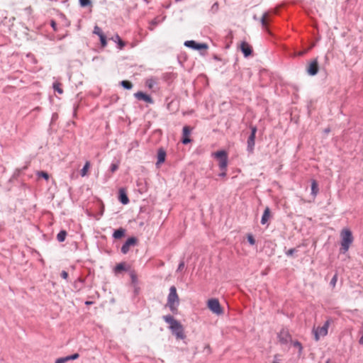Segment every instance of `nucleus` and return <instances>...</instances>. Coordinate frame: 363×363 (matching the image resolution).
Instances as JSON below:
<instances>
[{
    "mask_svg": "<svg viewBox=\"0 0 363 363\" xmlns=\"http://www.w3.org/2000/svg\"><path fill=\"white\" fill-rule=\"evenodd\" d=\"M163 319L169 324V329L177 339H184L186 335L182 325L172 315H164Z\"/></svg>",
    "mask_w": 363,
    "mask_h": 363,
    "instance_id": "obj_1",
    "label": "nucleus"
},
{
    "mask_svg": "<svg viewBox=\"0 0 363 363\" xmlns=\"http://www.w3.org/2000/svg\"><path fill=\"white\" fill-rule=\"evenodd\" d=\"M179 303V298L177 289L174 286H172L169 289V294L167 297V306L172 312L177 313Z\"/></svg>",
    "mask_w": 363,
    "mask_h": 363,
    "instance_id": "obj_2",
    "label": "nucleus"
},
{
    "mask_svg": "<svg viewBox=\"0 0 363 363\" xmlns=\"http://www.w3.org/2000/svg\"><path fill=\"white\" fill-rule=\"evenodd\" d=\"M341 236V250L343 253L348 251L350 245L353 242L352 232L349 229H343L340 233Z\"/></svg>",
    "mask_w": 363,
    "mask_h": 363,
    "instance_id": "obj_3",
    "label": "nucleus"
},
{
    "mask_svg": "<svg viewBox=\"0 0 363 363\" xmlns=\"http://www.w3.org/2000/svg\"><path fill=\"white\" fill-rule=\"evenodd\" d=\"M331 323V319H328L324 325L321 327L318 326L317 328H313V333L314 334V338L315 341H318L320 337H325L327 335L328 332V328Z\"/></svg>",
    "mask_w": 363,
    "mask_h": 363,
    "instance_id": "obj_4",
    "label": "nucleus"
},
{
    "mask_svg": "<svg viewBox=\"0 0 363 363\" xmlns=\"http://www.w3.org/2000/svg\"><path fill=\"white\" fill-rule=\"evenodd\" d=\"M213 156L215 157L219 161V167L221 170H226L228 166V153L225 150H219L213 153Z\"/></svg>",
    "mask_w": 363,
    "mask_h": 363,
    "instance_id": "obj_5",
    "label": "nucleus"
},
{
    "mask_svg": "<svg viewBox=\"0 0 363 363\" xmlns=\"http://www.w3.org/2000/svg\"><path fill=\"white\" fill-rule=\"evenodd\" d=\"M208 308L214 314L220 315L223 313V309L221 307L218 299L211 298L207 301Z\"/></svg>",
    "mask_w": 363,
    "mask_h": 363,
    "instance_id": "obj_6",
    "label": "nucleus"
},
{
    "mask_svg": "<svg viewBox=\"0 0 363 363\" xmlns=\"http://www.w3.org/2000/svg\"><path fill=\"white\" fill-rule=\"evenodd\" d=\"M279 342L281 345H286L292 342V337L289 332L286 329H281L277 335Z\"/></svg>",
    "mask_w": 363,
    "mask_h": 363,
    "instance_id": "obj_7",
    "label": "nucleus"
},
{
    "mask_svg": "<svg viewBox=\"0 0 363 363\" xmlns=\"http://www.w3.org/2000/svg\"><path fill=\"white\" fill-rule=\"evenodd\" d=\"M251 134L247 139V150L252 153L254 150L255 144V135L257 133V128L255 126H251Z\"/></svg>",
    "mask_w": 363,
    "mask_h": 363,
    "instance_id": "obj_8",
    "label": "nucleus"
},
{
    "mask_svg": "<svg viewBox=\"0 0 363 363\" xmlns=\"http://www.w3.org/2000/svg\"><path fill=\"white\" fill-rule=\"evenodd\" d=\"M184 45L194 50H206L208 48V46L206 43H198L194 40H187L184 43Z\"/></svg>",
    "mask_w": 363,
    "mask_h": 363,
    "instance_id": "obj_9",
    "label": "nucleus"
},
{
    "mask_svg": "<svg viewBox=\"0 0 363 363\" xmlns=\"http://www.w3.org/2000/svg\"><path fill=\"white\" fill-rule=\"evenodd\" d=\"M318 62L317 58H315L310 62L307 68V72L309 75L314 76L318 74Z\"/></svg>",
    "mask_w": 363,
    "mask_h": 363,
    "instance_id": "obj_10",
    "label": "nucleus"
},
{
    "mask_svg": "<svg viewBox=\"0 0 363 363\" xmlns=\"http://www.w3.org/2000/svg\"><path fill=\"white\" fill-rule=\"evenodd\" d=\"M138 240L135 238H129L121 247V252L123 254H127L130 250V247L136 245Z\"/></svg>",
    "mask_w": 363,
    "mask_h": 363,
    "instance_id": "obj_11",
    "label": "nucleus"
},
{
    "mask_svg": "<svg viewBox=\"0 0 363 363\" xmlns=\"http://www.w3.org/2000/svg\"><path fill=\"white\" fill-rule=\"evenodd\" d=\"M134 96L138 100H143L149 104L153 103L152 99L149 95H147L142 91H138V92L135 93L134 94Z\"/></svg>",
    "mask_w": 363,
    "mask_h": 363,
    "instance_id": "obj_12",
    "label": "nucleus"
},
{
    "mask_svg": "<svg viewBox=\"0 0 363 363\" xmlns=\"http://www.w3.org/2000/svg\"><path fill=\"white\" fill-rule=\"evenodd\" d=\"M240 49L243 52L245 57L250 56L252 52V47L250 44L246 42H242L240 45Z\"/></svg>",
    "mask_w": 363,
    "mask_h": 363,
    "instance_id": "obj_13",
    "label": "nucleus"
},
{
    "mask_svg": "<svg viewBox=\"0 0 363 363\" xmlns=\"http://www.w3.org/2000/svg\"><path fill=\"white\" fill-rule=\"evenodd\" d=\"M272 218V213L270 208L267 206L264 211L263 215L261 218V223L262 225L266 224Z\"/></svg>",
    "mask_w": 363,
    "mask_h": 363,
    "instance_id": "obj_14",
    "label": "nucleus"
},
{
    "mask_svg": "<svg viewBox=\"0 0 363 363\" xmlns=\"http://www.w3.org/2000/svg\"><path fill=\"white\" fill-rule=\"evenodd\" d=\"M190 133H191V128L189 126H184L183 128V132H182V135H183L182 143L184 144H187L191 142V140L189 138Z\"/></svg>",
    "mask_w": 363,
    "mask_h": 363,
    "instance_id": "obj_15",
    "label": "nucleus"
},
{
    "mask_svg": "<svg viewBox=\"0 0 363 363\" xmlns=\"http://www.w3.org/2000/svg\"><path fill=\"white\" fill-rule=\"evenodd\" d=\"M269 13L268 12H266L263 14L262 18H261V23L263 29L268 31V21H269Z\"/></svg>",
    "mask_w": 363,
    "mask_h": 363,
    "instance_id": "obj_16",
    "label": "nucleus"
},
{
    "mask_svg": "<svg viewBox=\"0 0 363 363\" xmlns=\"http://www.w3.org/2000/svg\"><path fill=\"white\" fill-rule=\"evenodd\" d=\"M112 40L118 44V47L120 50L123 49L125 45V43L122 40L118 35H116L113 38H112Z\"/></svg>",
    "mask_w": 363,
    "mask_h": 363,
    "instance_id": "obj_17",
    "label": "nucleus"
},
{
    "mask_svg": "<svg viewBox=\"0 0 363 363\" xmlns=\"http://www.w3.org/2000/svg\"><path fill=\"white\" fill-rule=\"evenodd\" d=\"M119 200L123 204H127L129 202L128 197L123 189L119 191Z\"/></svg>",
    "mask_w": 363,
    "mask_h": 363,
    "instance_id": "obj_18",
    "label": "nucleus"
},
{
    "mask_svg": "<svg viewBox=\"0 0 363 363\" xmlns=\"http://www.w3.org/2000/svg\"><path fill=\"white\" fill-rule=\"evenodd\" d=\"M166 157V152L163 149H160L157 152V164H160L164 162Z\"/></svg>",
    "mask_w": 363,
    "mask_h": 363,
    "instance_id": "obj_19",
    "label": "nucleus"
},
{
    "mask_svg": "<svg viewBox=\"0 0 363 363\" xmlns=\"http://www.w3.org/2000/svg\"><path fill=\"white\" fill-rule=\"evenodd\" d=\"M91 167V163L89 161H86L84 167L80 171V174L82 177L87 176L89 168Z\"/></svg>",
    "mask_w": 363,
    "mask_h": 363,
    "instance_id": "obj_20",
    "label": "nucleus"
},
{
    "mask_svg": "<svg viewBox=\"0 0 363 363\" xmlns=\"http://www.w3.org/2000/svg\"><path fill=\"white\" fill-rule=\"evenodd\" d=\"M319 189L318 183L315 180L313 179L311 181V193L313 195V196H315L318 193Z\"/></svg>",
    "mask_w": 363,
    "mask_h": 363,
    "instance_id": "obj_21",
    "label": "nucleus"
},
{
    "mask_svg": "<svg viewBox=\"0 0 363 363\" xmlns=\"http://www.w3.org/2000/svg\"><path fill=\"white\" fill-rule=\"evenodd\" d=\"M125 235V230L122 228L116 230L113 234V237L115 238V239H120L122 237H123Z\"/></svg>",
    "mask_w": 363,
    "mask_h": 363,
    "instance_id": "obj_22",
    "label": "nucleus"
},
{
    "mask_svg": "<svg viewBox=\"0 0 363 363\" xmlns=\"http://www.w3.org/2000/svg\"><path fill=\"white\" fill-rule=\"evenodd\" d=\"M67 236V232L65 230H61L57 235V239L59 242L65 241Z\"/></svg>",
    "mask_w": 363,
    "mask_h": 363,
    "instance_id": "obj_23",
    "label": "nucleus"
},
{
    "mask_svg": "<svg viewBox=\"0 0 363 363\" xmlns=\"http://www.w3.org/2000/svg\"><path fill=\"white\" fill-rule=\"evenodd\" d=\"M62 84L60 82H55L53 84L54 89L57 91L60 94L63 93V89L61 87Z\"/></svg>",
    "mask_w": 363,
    "mask_h": 363,
    "instance_id": "obj_24",
    "label": "nucleus"
},
{
    "mask_svg": "<svg viewBox=\"0 0 363 363\" xmlns=\"http://www.w3.org/2000/svg\"><path fill=\"white\" fill-rule=\"evenodd\" d=\"M291 343L293 345L294 347L298 349V352L300 354L302 352L303 347L300 342H298L297 340H295V341L292 340V342H291Z\"/></svg>",
    "mask_w": 363,
    "mask_h": 363,
    "instance_id": "obj_25",
    "label": "nucleus"
},
{
    "mask_svg": "<svg viewBox=\"0 0 363 363\" xmlns=\"http://www.w3.org/2000/svg\"><path fill=\"white\" fill-rule=\"evenodd\" d=\"M121 85L126 89H130L133 87L132 83L128 80L122 81Z\"/></svg>",
    "mask_w": 363,
    "mask_h": 363,
    "instance_id": "obj_26",
    "label": "nucleus"
},
{
    "mask_svg": "<svg viewBox=\"0 0 363 363\" xmlns=\"http://www.w3.org/2000/svg\"><path fill=\"white\" fill-rule=\"evenodd\" d=\"M94 33L97 35H99V38L101 36L104 35V34L103 33L101 29L99 26H96L94 27Z\"/></svg>",
    "mask_w": 363,
    "mask_h": 363,
    "instance_id": "obj_27",
    "label": "nucleus"
},
{
    "mask_svg": "<svg viewBox=\"0 0 363 363\" xmlns=\"http://www.w3.org/2000/svg\"><path fill=\"white\" fill-rule=\"evenodd\" d=\"M125 269V265L123 263L117 264L115 267V272L118 273Z\"/></svg>",
    "mask_w": 363,
    "mask_h": 363,
    "instance_id": "obj_28",
    "label": "nucleus"
},
{
    "mask_svg": "<svg viewBox=\"0 0 363 363\" xmlns=\"http://www.w3.org/2000/svg\"><path fill=\"white\" fill-rule=\"evenodd\" d=\"M37 175H38V177H43V178H44V179H46V180H48V179H49V174H48L47 172H43V171L38 172L37 173Z\"/></svg>",
    "mask_w": 363,
    "mask_h": 363,
    "instance_id": "obj_29",
    "label": "nucleus"
},
{
    "mask_svg": "<svg viewBox=\"0 0 363 363\" xmlns=\"http://www.w3.org/2000/svg\"><path fill=\"white\" fill-rule=\"evenodd\" d=\"M337 281V274H335L333 277L332 278L330 284L332 286L333 288H335L336 283Z\"/></svg>",
    "mask_w": 363,
    "mask_h": 363,
    "instance_id": "obj_30",
    "label": "nucleus"
},
{
    "mask_svg": "<svg viewBox=\"0 0 363 363\" xmlns=\"http://www.w3.org/2000/svg\"><path fill=\"white\" fill-rule=\"evenodd\" d=\"M68 358H67V357H60V358H58L55 360V363H66L67 362H68Z\"/></svg>",
    "mask_w": 363,
    "mask_h": 363,
    "instance_id": "obj_31",
    "label": "nucleus"
},
{
    "mask_svg": "<svg viewBox=\"0 0 363 363\" xmlns=\"http://www.w3.org/2000/svg\"><path fill=\"white\" fill-rule=\"evenodd\" d=\"M80 5L83 7L87 6L91 4L90 0H79Z\"/></svg>",
    "mask_w": 363,
    "mask_h": 363,
    "instance_id": "obj_32",
    "label": "nucleus"
},
{
    "mask_svg": "<svg viewBox=\"0 0 363 363\" xmlns=\"http://www.w3.org/2000/svg\"><path fill=\"white\" fill-rule=\"evenodd\" d=\"M247 240L250 245H254L255 244V240L253 236L250 234L247 235Z\"/></svg>",
    "mask_w": 363,
    "mask_h": 363,
    "instance_id": "obj_33",
    "label": "nucleus"
},
{
    "mask_svg": "<svg viewBox=\"0 0 363 363\" xmlns=\"http://www.w3.org/2000/svg\"><path fill=\"white\" fill-rule=\"evenodd\" d=\"M118 169V164H112L110 167V171L113 173Z\"/></svg>",
    "mask_w": 363,
    "mask_h": 363,
    "instance_id": "obj_34",
    "label": "nucleus"
},
{
    "mask_svg": "<svg viewBox=\"0 0 363 363\" xmlns=\"http://www.w3.org/2000/svg\"><path fill=\"white\" fill-rule=\"evenodd\" d=\"M78 357H79V354L78 353H75L74 354L67 356V358H68L69 361L77 359Z\"/></svg>",
    "mask_w": 363,
    "mask_h": 363,
    "instance_id": "obj_35",
    "label": "nucleus"
},
{
    "mask_svg": "<svg viewBox=\"0 0 363 363\" xmlns=\"http://www.w3.org/2000/svg\"><path fill=\"white\" fill-rule=\"evenodd\" d=\"M100 40H101V45L103 47H105L106 45V36L105 35H103V36H101L100 38Z\"/></svg>",
    "mask_w": 363,
    "mask_h": 363,
    "instance_id": "obj_36",
    "label": "nucleus"
},
{
    "mask_svg": "<svg viewBox=\"0 0 363 363\" xmlns=\"http://www.w3.org/2000/svg\"><path fill=\"white\" fill-rule=\"evenodd\" d=\"M295 252H296V250L295 248H291V249H289V250L286 252V255L287 256H292Z\"/></svg>",
    "mask_w": 363,
    "mask_h": 363,
    "instance_id": "obj_37",
    "label": "nucleus"
},
{
    "mask_svg": "<svg viewBox=\"0 0 363 363\" xmlns=\"http://www.w3.org/2000/svg\"><path fill=\"white\" fill-rule=\"evenodd\" d=\"M147 86L151 89L153 86V81L152 79H149L146 82Z\"/></svg>",
    "mask_w": 363,
    "mask_h": 363,
    "instance_id": "obj_38",
    "label": "nucleus"
},
{
    "mask_svg": "<svg viewBox=\"0 0 363 363\" xmlns=\"http://www.w3.org/2000/svg\"><path fill=\"white\" fill-rule=\"evenodd\" d=\"M61 277L65 279H67V277H68V273L66 272V271H62L61 272Z\"/></svg>",
    "mask_w": 363,
    "mask_h": 363,
    "instance_id": "obj_39",
    "label": "nucleus"
},
{
    "mask_svg": "<svg viewBox=\"0 0 363 363\" xmlns=\"http://www.w3.org/2000/svg\"><path fill=\"white\" fill-rule=\"evenodd\" d=\"M51 26L52 27L54 30H57V23L54 21H51Z\"/></svg>",
    "mask_w": 363,
    "mask_h": 363,
    "instance_id": "obj_40",
    "label": "nucleus"
},
{
    "mask_svg": "<svg viewBox=\"0 0 363 363\" xmlns=\"http://www.w3.org/2000/svg\"><path fill=\"white\" fill-rule=\"evenodd\" d=\"M223 172L220 174V176L225 177L226 175V170H222Z\"/></svg>",
    "mask_w": 363,
    "mask_h": 363,
    "instance_id": "obj_41",
    "label": "nucleus"
},
{
    "mask_svg": "<svg viewBox=\"0 0 363 363\" xmlns=\"http://www.w3.org/2000/svg\"><path fill=\"white\" fill-rule=\"evenodd\" d=\"M92 303H93V302L92 301H87L85 302L86 305H91Z\"/></svg>",
    "mask_w": 363,
    "mask_h": 363,
    "instance_id": "obj_42",
    "label": "nucleus"
},
{
    "mask_svg": "<svg viewBox=\"0 0 363 363\" xmlns=\"http://www.w3.org/2000/svg\"><path fill=\"white\" fill-rule=\"evenodd\" d=\"M184 262H182L179 266V269H181L184 267Z\"/></svg>",
    "mask_w": 363,
    "mask_h": 363,
    "instance_id": "obj_43",
    "label": "nucleus"
},
{
    "mask_svg": "<svg viewBox=\"0 0 363 363\" xmlns=\"http://www.w3.org/2000/svg\"><path fill=\"white\" fill-rule=\"evenodd\" d=\"M304 53H305V52H304V51H303V52H299L298 53V55L301 56V55H303Z\"/></svg>",
    "mask_w": 363,
    "mask_h": 363,
    "instance_id": "obj_44",
    "label": "nucleus"
},
{
    "mask_svg": "<svg viewBox=\"0 0 363 363\" xmlns=\"http://www.w3.org/2000/svg\"><path fill=\"white\" fill-rule=\"evenodd\" d=\"M325 363H330V359H328Z\"/></svg>",
    "mask_w": 363,
    "mask_h": 363,
    "instance_id": "obj_45",
    "label": "nucleus"
},
{
    "mask_svg": "<svg viewBox=\"0 0 363 363\" xmlns=\"http://www.w3.org/2000/svg\"><path fill=\"white\" fill-rule=\"evenodd\" d=\"M132 277H133V280H134V279H135V276H133H133H132Z\"/></svg>",
    "mask_w": 363,
    "mask_h": 363,
    "instance_id": "obj_46",
    "label": "nucleus"
},
{
    "mask_svg": "<svg viewBox=\"0 0 363 363\" xmlns=\"http://www.w3.org/2000/svg\"><path fill=\"white\" fill-rule=\"evenodd\" d=\"M272 363H279V362H277L276 361H273Z\"/></svg>",
    "mask_w": 363,
    "mask_h": 363,
    "instance_id": "obj_47",
    "label": "nucleus"
}]
</instances>
